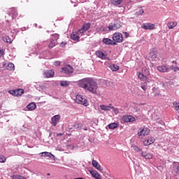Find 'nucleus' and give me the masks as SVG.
Wrapping results in <instances>:
<instances>
[{"label": "nucleus", "instance_id": "1", "mask_svg": "<svg viewBox=\"0 0 179 179\" xmlns=\"http://www.w3.org/2000/svg\"><path fill=\"white\" fill-rule=\"evenodd\" d=\"M78 86L93 94L97 93V83L93 78H85L78 80Z\"/></svg>", "mask_w": 179, "mask_h": 179}, {"label": "nucleus", "instance_id": "2", "mask_svg": "<svg viewBox=\"0 0 179 179\" xmlns=\"http://www.w3.org/2000/svg\"><path fill=\"white\" fill-rule=\"evenodd\" d=\"M75 101L78 104H82L83 106H85V107H87V106H89V102H87V100L83 98V96L82 95H76Z\"/></svg>", "mask_w": 179, "mask_h": 179}, {"label": "nucleus", "instance_id": "3", "mask_svg": "<svg viewBox=\"0 0 179 179\" xmlns=\"http://www.w3.org/2000/svg\"><path fill=\"white\" fill-rule=\"evenodd\" d=\"M61 72L65 75H71L73 73V67L69 64H66L62 68Z\"/></svg>", "mask_w": 179, "mask_h": 179}, {"label": "nucleus", "instance_id": "4", "mask_svg": "<svg viewBox=\"0 0 179 179\" xmlns=\"http://www.w3.org/2000/svg\"><path fill=\"white\" fill-rule=\"evenodd\" d=\"M113 41L114 43H122L124 41V36H122V34L120 32H116L113 35Z\"/></svg>", "mask_w": 179, "mask_h": 179}, {"label": "nucleus", "instance_id": "5", "mask_svg": "<svg viewBox=\"0 0 179 179\" xmlns=\"http://www.w3.org/2000/svg\"><path fill=\"white\" fill-rule=\"evenodd\" d=\"M89 29H90V23L84 24L83 27L77 31V34H78L80 37H82Z\"/></svg>", "mask_w": 179, "mask_h": 179}, {"label": "nucleus", "instance_id": "6", "mask_svg": "<svg viewBox=\"0 0 179 179\" xmlns=\"http://www.w3.org/2000/svg\"><path fill=\"white\" fill-rule=\"evenodd\" d=\"M150 133V129H149L147 127H143L141 129H139L138 131V136H146L148 134Z\"/></svg>", "mask_w": 179, "mask_h": 179}, {"label": "nucleus", "instance_id": "7", "mask_svg": "<svg viewBox=\"0 0 179 179\" xmlns=\"http://www.w3.org/2000/svg\"><path fill=\"white\" fill-rule=\"evenodd\" d=\"M3 68H6V69H8V71H15V64L13 63H8L6 62H3Z\"/></svg>", "mask_w": 179, "mask_h": 179}, {"label": "nucleus", "instance_id": "8", "mask_svg": "<svg viewBox=\"0 0 179 179\" xmlns=\"http://www.w3.org/2000/svg\"><path fill=\"white\" fill-rule=\"evenodd\" d=\"M59 120H61V115H55L51 118V124L52 127H57V124H58Z\"/></svg>", "mask_w": 179, "mask_h": 179}, {"label": "nucleus", "instance_id": "9", "mask_svg": "<svg viewBox=\"0 0 179 179\" xmlns=\"http://www.w3.org/2000/svg\"><path fill=\"white\" fill-rule=\"evenodd\" d=\"M108 29L110 31L118 30V29H121V24H120L119 23H110L109 24Z\"/></svg>", "mask_w": 179, "mask_h": 179}, {"label": "nucleus", "instance_id": "10", "mask_svg": "<svg viewBox=\"0 0 179 179\" xmlns=\"http://www.w3.org/2000/svg\"><path fill=\"white\" fill-rule=\"evenodd\" d=\"M122 121L124 122H135L136 119L134 116L124 115L122 117Z\"/></svg>", "mask_w": 179, "mask_h": 179}, {"label": "nucleus", "instance_id": "11", "mask_svg": "<svg viewBox=\"0 0 179 179\" xmlns=\"http://www.w3.org/2000/svg\"><path fill=\"white\" fill-rule=\"evenodd\" d=\"M42 157H49L51 160H55V156L52 155L51 152H43L39 154Z\"/></svg>", "mask_w": 179, "mask_h": 179}, {"label": "nucleus", "instance_id": "12", "mask_svg": "<svg viewBox=\"0 0 179 179\" xmlns=\"http://www.w3.org/2000/svg\"><path fill=\"white\" fill-rule=\"evenodd\" d=\"M102 43L106 45H117V43L108 38H104L102 40Z\"/></svg>", "mask_w": 179, "mask_h": 179}, {"label": "nucleus", "instance_id": "13", "mask_svg": "<svg viewBox=\"0 0 179 179\" xmlns=\"http://www.w3.org/2000/svg\"><path fill=\"white\" fill-rule=\"evenodd\" d=\"M155 141H156L154 137H148L146 140L143 141L144 146H150L152 143H155Z\"/></svg>", "mask_w": 179, "mask_h": 179}, {"label": "nucleus", "instance_id": "14", "mask_svg": "<svg viewBox=\"0 0 179 179\" xmlns=\"http://www.w3.org/2000/svg\"><path fill=\"white\" fill-rule=\"evenodd\" d=\"M142 29H144V30H153L155 29V24L144 23L142 25Z\"/></svg>", "mask_w": 179, "mask_h": 179}, {"label": "nucleus", "instance_id": "15", "mask_svg": "<svg viewBox=\"0 0 179 179\" xmlns=\"http://www.w3.org/2000/svg\"><path fill=\"white\" fill-rule=\"evenodd\" d=\"M55 73L52 70H46L43 72L44 78H54Z\"/></svg>", "mask_w": 179, "mask_h": 179}, {"label": "nucleus", "instance_id": "16", "mask_svg": "<svg viewBox=\"0 0 179 179\" xmlns=\"http://www.w3.org/2000/svg\"><path fill=\"white\" fill-rule=\"evenodd\" d=\"M157 71H159V72H162V73L170 72V68L164 65L157 66Z\"/></svg>", "mask_w": 179, "mask_h": 179}, {"label": "nucleus", "instance_id": "17", "mask_svg": "<svg viewBox=\"0 0 179 179\" xmlns=\"http://www.w3.org/2000/svg\"><path fill=\"white\" fill-rule=\"evenodd\" d=\"M141 156L144 157V159H150L153 157V154L148 152H142Z\"/></svg>", "mask_w": 179, "mask_h": 179}, {"label": "nucleus", "instance_id": "18", "mask_svg": "<svg viewBox=\"0 0 179 179\" xmlns=\"http://www.w3.org/2000/svg\"><path fill=\"white\" fill-rule=\"evenodd\" d=\"M92 166L93 167L96 168V170H99V171H101V170H103L100 164H99V162L94 159L92 160Z\"/></svg>", "mask_w": 179, "mask_h": 179}, {"label": "nucleus", "instance_id": "19", "mask_svg": "<svg viewBox=\"0 0 179 179\" xmlns=\"http://www.w3.org/2000/svg\"><path fill=\"white\" fill-rule=\"evenodd\" d=\"M80 36L78 34V32H73L71 34V40H73L74 41H79V38Z\"/></svg>", "mask_w": 179, "mask_h": 179}, {"label": "nucleus", "instance_id": "20", "mask_svg": "<svg viewBox=\"0 0 179 179\" xmlns=\"http://www.w3.org/2000/svg\"><path fill=\"white\" fill-rule=\"evenodd\" d=\"M95 54H96V57H98V58H100L101 59H106V55L100 50H97L95 52Z\"/></svg>", "mask_w": 179, "mask_h": 179}, {"label": "nucleus", "instance_id": "21", "mask_svg": "<svg viewBox=\"0 0 179 179\" xmlns=\"http://www.w3.org/2000/svg\"><path fill=\"white\" fill-rule=\"evenodd\" d=\"M90 174L94 177V178L96 179H101V176H100V173L97 172L96 171H91Z\"/></svg>", "mask_w": 179, "mask_h": 179}, {"label": "nucleus", "instance_id": "22", "mask_svg": "<svg viewBox=\"0 0 179 179\" xmlns=\"http://www.w3.org/2000/svg\"><path fill=\"white\" fill-rule=\"evenodd\" d=\"M27 107L29 111H33L34 110H36L37 106L34 102H31L29 104H28Z\"/></svg>", "mask_w": 179, "mask_h": 179}, {"label": "nucleus", "instance_id": "23", "mask_svg": "<svg viewBox=\"0 0 179 179\" xmlns=\"http://www.w3.org/2000/svg\"><path fill=\"white\" fill-rule=\"evenodd\" d=\"M10 13L13 19H16L17 17V10H16V8H11Z\"/></svg>", "mask_w": 179, "mask_h": 179}, {"label": "nucleus", "instance_id": "24", "mask_svg": "<svg viewBox=\"0 0 179 179\" xmlns=\"http://www.w3.org/2000/svg\"><path fill=\"white\" fill-rule=\"evenodd\" d=\"M111 107H112L111 104H110L109 106H106V105H101L100 106V108L103 111H110Z\"/></svg>", "mask_w": 179, "mask_h": 179}, {"label": "nucleus", "instance_id": "25", "mask_svg": "<svg viewBox=\"0 0 179 179\" xmlns=\"http://www.w3.org/2000/svg\"><path fill=\"white\" fill-rule=\"evenodd\" d=\"M10 32L13 34V35L16 34L17 33V24L16 26H13V24H10Z\"/></svg>", "mask_w": 179, "mask_h": 179}, {"label": "nucleus", "instance_id": "26", "mask_svg": "<svg viewBox=\"0 0 179 179\" xmlns=\"http://www.w3.org/2000/svg\"><path fill=\"white\" fill-rule=\"evenodd\" d=\"M109 68L111 71H113V72H115V71H118V69H120V66H118V65L114 64H110Z\"/></svg>", "mask_w": 179, "mask_h": 179}, {"label": "nucleus", "instance_id": "27", "mask_svg": "<svg viewBox=\"0 0 179 179\" xmlns=\"http://www.w3.org/2000/svg\"><path fill=\"white\" fill-rule=\"evenodd\" d=\"M24 93V90L22 89L15 90V97H19V96H22Z\"/></svg>", "mask_w": 179, "mask_h": 179}, {"label": "nucleus", "instance_id": "28", "mask_svg": "<svg viewBox=\"0 0 179 179\" xmlns=\"http://www.w3.org/2000/svg\"><path fill=\"white\" fill-rule=\"evenodd\" d=\"M71 82L67 80H62L60 82V86L62 87H68V85H70Z\"/></svg>", "mask_w": 179, "mask_h": 179}, {"label": "nucleus", "instance_id": "29", "mask_svg": "<svg viewBox=\"0 0 179 179\" xmlns=\"http://www.w3.org/2000/svg\"><path fill=\"white\" fill-rule=\"evenodd\" d=\"M73 128L78 131H80V129H82V124L76 122L73 124Z\"/></svg>", "mask_w": 179, "mask_h": 179}, {"label": "nucleus", "instance_id": "30", "mask_svg": "<svg viewBox=\"0 0 179 179\" xmlns=\"http://www.w3.org/2000/svg\"><path fill=\"white\" fill-rule=\"evenodd\" d=\"M3 41H4V43H9L10 44L13 41V39H12L9 36H4L3 37Z\"/></svg>", "mask_w": 179, "mask_h": 179}, {"label": "nucleus", "instance_id": "31", "mask_svg": "<svg viewBox=\"0 0 179 179\" xmlns=\"http://www.w3.org/2000/svg\"><path fill=\"white\" fill-rule=\"evenodd\" d=\"M137 75H138V79H141V80H146L148 79V77L143 75V73H138Z\"/></svg>", "mask_w": 179, "mask_h": 179}, {"label": "nucleus", "instance_id": "32", "mask_svg": "<svg viewBox=\"0 0 179 179\" xmlns=\"http://www.w3.org/2000/svg\"><path fill=\"white\" fill-rule=\"evenodd\" d=\"M169 29H174L177 26V22H171L167 24Z\"/></svg>", "mask_w": 179, "mask_h": 179}, {"label": "nucleus", "instance_id": "33", "mask_svg": "<svg viewBox=\"0 0 179 179\" xmlns=\"http://www.w3.org/2000/svg\"><path fill=\"white\" fill-rule=\"evenodd\" d=\"M118 127V124L113 122L108 124V128L110 129H115V128Z\"/></svg>", "mask_w": 179, "mask_h": 179}, {"label": "nucleus", "instance_id": "34", "mask_svg": "<svg viewBox=\"0 0 179 179\" xmlns=\"http://www.w3.org/2000/svg\"><path fill=\"white\" fill-rule=\"evenodd\" d=\"M150 55H151V59L152 61H157L159 59L157 58V55L156 54V52H151L150 53Z\"/></svg>", "mask_w": 179, "mask_h": 179}, {"label": "nucleus", "instance_id": "35", "mask_svg": "<svg viewBox=\"0 0 179 179\" xmlns=\"http://www.w3.org/2000/svg\"><path fill=\"white\" fill-rule=\"evenodd\" d=\"M122 3V0H111V3L115 6L121 5Z\"/></svg>", "mask_w": 179, "mask_h": 179}, {"label": "nucleus", "instance_id": "36", "mask_svg": "<svg viewBox=\"0 0 179 179\" xmlns=\"http://www.w3.org/2000/svg\"><path fill=\"white\" fill-rule=\"evenodd\" d=\"M141 87L144 90V92H146V90H148V83H142L141 85Z\"/></svg>", "mask_w": 179, "mask_h": 179}, {"label": "nucleus", "instance_id": "37", "mask_svg": "<svg viewBox=\"0 0 179 179\" xmlns=\"http://www.w3.org/2000/svg\"><path fill=\"white\" fill-rule=\"evenodd\" d=\"M56 45H57V41L53 40L50 43L48 47H49V48H52L53 47H55Z\"/></svg>", "mask_w": 179, "mask_h": 179}, {"label": "nucleus", "instance_id": "38", "mask_svg": "<svg viewBox=\"0 0 179 179\" xmlns=\"http://www.w3.org/2000/svg\"><path fill=\"white\" fill-rule=\"evenodd\" d=\"M13 179H27V178L22 176L14 175L13 176Z\"/></svg>", "mask_w": 179, "mask_h": 179}, {"label": "nucleus", "instance_id": "39", "mask_svg": "<svg viewBox=\"0 0 179 179\" xmlns=\"http://www.w3.org/2000/svg\"><path fill=\"white\" fill-rule=\"evenodd\" d=\"M170 71H173L174 72H177V71H179V67H178V66H170Z\"/></svg>", "mask_w": 179, "mask_h": 179}, {"label": "nucleus", "instance_id": "40", "mask_svg": "<svg viewBox=\"0 0 179 179\" xmlns=\"http://www.w3.org/2000/svg\"><path fill=\"white\" fill-rule=\"evenodd\" d=\"M173 107L179 113V103H173Z\"/></svg>", "mask_w": 179, "mask_h": 179}, {"label": "nucleus", "instance_id": "41", "mask_svg": "<svg viewBox=\"0 0 179 179\" xmlns=\"http://www.w3.org/2000/svg\"><path fill=\"white\" fill-rule=\"evenodd\" d=\"M6 162V157L3 155H0V163H5Z\"/></svg>", "mask_w": 179, "mask_h": 179}, {"label": "nucleus", "instance_id": "42", "mask_svg": "<svg viewBox=\"0 0 179 179\" xmlns=\"http://www.w3.org/2000/svg\"><path fill=\"white\" fill-rule=\"evenodd\" d=\"M133 149L135 152H142V149L136 145L133 146Z\"/></svg>", "mask_w": 179, "mask_h": 179}, {"label": "nucleus", "instance_id": "43", "mask_svg": "<svg viewBox=\"0 0 179 179\" xmlns=\"http://www.w3.org/2000/svg\"><path fill=\"white\" fill-rule=\"evenodd\" d=\"M8 93L10 94H12V96H15L16 97V90H11L8 91Z\"/></svg>", "mask_w": 179, "mask_h": 179}, {"label": "nucleus", "instance_id": "44", "mask_svg": "<svg viewBox=\"0 0 179 179\" xmlns=\"http://www.w3.org/2000/svg\"><path fill=\"white\" fill-rule=\"evenodd\" d=\"M143 13H145V11L142 8H139V10L137 11V15H143Z\"/></svg>", "mask_w": 179, "mask_h": 179}, {"label": "nucleus", "instance_id": "45", "mask_svg": "<svg viewBox=\"0 0 179 179\" xmlns=\"http://www.w3.org/2000/svg\"><path fill=\"white\" fill-rule=\"evenodd\" d=\"M52 36L55 38L53 40L55 41H57V40H58V38H59V35L58 34H55L52 35Z\"/></svg>", "mask_w": 179, "mask_h": 179}, {"label": "nucleus", "instance_id": "46", "mask_svg": "<svg viewBox=\"0 0 179 179\" xmlns=\"http://www.w3.org/2000/svg\"><path fill=\"white\" fill-rule=\"evenodd\" d=\"M111 110H113L115 113V114H118L119 111H118V108H114V106H111Z\"/></svg>", "mask_w": 179, "mask_h": 179}, {"label": "nucleus", "instance_id": "47", "mask_svg": "<svg viewBox=\"0 0 179 179\" xmlns=\"http://www.w3.org/2000/svg\"><path fill=\"white\" fill-rule=\"evenodd\" d=\"M54 65H55V66H59L61 65V62H59V61H56V62H54Z\"/></svg>", "mask_w": 179, "mask_h": 179}, {"label": "nucleus", "instance_id": "48", "mask_svg": "<svg viewBox=\"0 0 179 179\" xmlns=\"http://www.w3.org/2000/svg\"><path fill=\"white\" fill-rule=\"evenodd\" d=\"M47 54H48V52H43V56L42 58H45V59H47Z\"/></svg>", "mask_w": 179, "mask_h": 179}, {"label": "nucleus", "instance_id": "49", "mask_svg": "<svg viewBox=\"0 0 179 179\" xmlns=\"http://www.w3.org/2000/svg\"><path fill=\"white\" fill-rule=\"evenodd\" d=\"M4 54H5V51L3 50H0V58L1 57H3Z\"/></svg>", "mask_w": 179, "mask_h": 179}, {"label": "nucleus", "instance_id": "50", "mask_svg": "<svg viewBox=\"0 0 179 179\" xmlns=\"http://www.w3.org/2000/svg\"><path fill=\"white\" fill-rule=\"evenodd\" d=\"M124 34L126 38L129 37V34H128V32H124Z\"/></svg>", "mask_w": 179, "mask_h": 179}, {"label": "nucleus", "instance_id": "51", "mask_svg": "<svg viewBox=\"0 0 179 179\" xmlns=\"http://www.w3.org/2000/svg\"><path fill=\"white\" fill-rule=\"evenodd\" d=\"M143 71H145V75H149V71L146 69H143Z\"/></svg>", "mask_w": 179, "mask_h": 179}, {"label": "nucleus", "instance_id": "52", "mask_svg": "<svg viewBox=\"0 0 179 179\" xmlns=\"http://www.w3.org/2000/svg\"><path fill=\"white\" fill-rule=\"evenodd\" d=\"M65 44H66V43H64L63 42V43H61V46H62V47H64V45H65Z\"/></svg>", "mask_w": 179, "mask_h": 179}, {"label": "nucleus", "instance_id": "53", "mask_svg": "<svg viewBox=\"0 0 179 179\" xmlns=\"http://www.w3.org/2000/svg\"><path fill=\"white\" fill-rule=\"evenodd\" d=\"M57 136H62V134H61V133L57 134Z\"/></svg>", "mask_w": 179, "mask_h": 179}, {"label": "nucleus", "instance_id": "54", "mask_svg": "<svg viewBox=\"0 0 179 179\" xmlns=\"http://www.w3.org/2000/svg\"><path fill=\"white\" fill-rule=\"evenodd\" d=\"M159 93H155V94H154V96H159Z\"/></svg>", "mask_w": 179, "mask_h": 179}, {"label": "nucleus", "instance_id": "55", "mask_svg": "<svg viewBox=\"0 0 179 179\" xmlns=\"http://www.w3.org/2000/svg\"><path fill=\"white\" fill-rule=\"evenodd\" d=\"M172 64H175L176 65H177V62H176L175 61H173Z\"/></svg>", "mask_w": 179, "mask_h": 179}, {"label": "nucleus", "instance_id": "56", "mask_svg": "<svg viewBox=\"0 0 179 179\" xmlns=\"http://www.w3.org/2000/svg\"><path fill=\"white\" fill-rule=\"evenodd\" d=\"M85 129V131H87V129Z\"/></svg>", "mask_w": 179, "mask_h": 179}, {"label": "nucleus", "instance_id": "57", "mask_svg": "<svg viewBox=\"0 0 179 179\" xmlns=\"http://www.w3.org/2000/svg\"><path fill=\"white\" fill-rule=\"evenodd\" d=\"M107 59H108L110 61V58H107Z\"/></svg>", "mask_w": 179, "mask_h": 179}, {"label": "nucleus", "instance_id": "58", "mask_svg": "<svg viewBox=\"0 0 179 179\" xmlns=\"http://www.w3.org/2000/svg\"><path fill=\"white\" fill-rule=\"evenodd\" d=\"M48 176H50V173H48Z\"/></svg>", "mask_w": 179, "mask_h": 179}, {"label": "nucleus", "instance_id": "59", "mask_svg": "<svg viewBox=\"0 0 179 179\" xmlns=\"http://www.w3.org/2000/svg\"><path fill=\"white\" fill-rule=\"evenodd\" d=\"M164 1H166V0H164Z\"/></svg>", "mask_w": 179, "mask_h": 179}]
</instances>
